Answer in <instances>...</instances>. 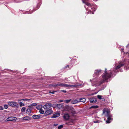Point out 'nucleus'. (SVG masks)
I'll return each instance as SVG.
<instances>
[{"instance_id": "7c9ffc66", "label": "nucleus", "mask_w": 129, "mask_h": 129, "mask_svg": "<svg viewBox=\"0 0 129 129\" xmlns=\"http://www.w3.org/2000/svg\"><path fill=\"white\" fill-rule=\"evenodd\" d=\"M40 107L39 106H38V107H37V109L39 110V112L40 113Z\"/></svg>"}, {"instance_id": "dca6fc26", "label": "nucleus", "mask_w": 129, "mask_h": 129, "mask_svg": "<svg viewBox=\"0 0 129 129\" xmlns=\"http://www.w3.org/2000/svg\"><path fill=\"white\" fill-rule=\"evenodd\" d=\"M63 117L65 119L68 120L69 118V116L68 114H65L64 115Z\"/></svg>"}, {"instance_id": "20e7f679", "label": "nucleus", "mask_w": 129, "mask_h": 129, "mask_svg": "<svg viewBox=\"0 0 129 129\" xmlns=\"http://www.w3.org/2000/svg\"><path fill=\"white\" fill-rule=\"evenodd\" d=\"M103 113L105 114V116L108 117L107 120L106 121L107 123H109L110 122V120H112V119L111 118V115H110V112L105 110L103 111Z\"/></svg>"}, {"instance_id": "5701e85b", "label": "nucleus", "mask_w": 129, "mask_h": 129, "mask_svg": "<svg viewBox=\"0 0 129 129\" xmlns=\"http://www.w3.org/2000/svg\"><path fill=\"white\" fill-rule=\"evenodd\" d=\"M36 105H37V104L36 103H34L33 104H30V105L29 106V107L35 106Z\"/></svg>"}, {"instance_id": "4468645a", "label": "nucleus", "mask_w": 129, "mask_h": 129, "mask_svg": "<svg viewBox=\"0 0 129 129\" xmlns=\"http://www.w3.org/2000/svg\"><path fill=\"white\" fill-rule=\"evenodd\" d=\"M57 107L60 109H62L64 108V106L62 104H58L57 105Z\"/></svg>"}, {"instance_id": "2f4dec72", "label": "nucleus", "mask_w": 129, "mask_h": 129, "mask_svg": "<svg viewBox=\"0 0 129 129\" xmlns=\"http://www.w3.org/2000/svg\"><path fill=\"white\" fill-rule=\"evenodd\" d=\"M4 109L3 107L2 106H0V110H3Z\"/></svg>"}, {"instance_id": "a878e982", "label": "nucleus", "mask_w": 129, "mask_h": 129, "mask_svg": "<svg viewBox=\"0 0 129 129\" xmlns=\"http://www.w3.org/2000/svg\"><path fill=\"white\" fill-rule=\"evenodd\" d=\"M71 99H70L69 100H67L64 101V102L66 103H68L71 101Z\"/></svg>"}, {"instance_id": "9d476101", "label": "nucleus", "mask_w": 129, "mask_h": 129, "mask_svg": "<svg viewBox=\"0 0 129 129\" xmlns=\"http://www.w3.org/2000/svg\"><path fill=\"white\" fill-rule=\"evenodd\" d=\"M53 112V111L51 109H50L46 110L44 114L45 116H47L52 114Z\"/></svg>"}, {"instance_id": "f704fd0d", "label": "nucleus", "mask_w": 129, "mask_h": 129, "mask_svg": "<svg viewBox=\"0 0 129 129\" xmlns=\"http://www.w3.org/2000/svg\"><path fill=\"white\" fill-rule=\"evenodd\" d=\"M101 100L103 101H104L105 100V99L103 98H101Z\"/></svg>"}, {"instance_id": "cd10ccee", "label": "nucleus", "mask_w": 129, "mask_h": 129, "mask_svg": "<svg viewBox=\"0 0 129 129\" xmlns=\"http://www.w3.org/2000/svg\"><path fill=\"white\" fill-rule=\"evenodd\" d=\"M8 106L7 105H5L4 106V107L5 109H7L8 108Z\"/></svg>"}, {"instance_id": "72a5a7b5", "label": "nucleus", "mask_w": 129, "mask_h": 129, "mask_svg": "<svg viewBox=\"0 0 129 129\" xmlns=\"http://www.w3.org/2000/svg\"><path fill=\"white\" fill-rule=\"evenodd\" d=\"M60 91L63 92L65 93H66V91L64 90H61Z\"/></svg>"}, {"instance_id": "4be33fe9", "label": "nucleus", "mask_w": 129, "mask_h": 129, "mask_svg": "<svg viewBox=\"0 0 129 129\" xmlns=\"http://www.w3.org/2000/svg\"><path fill=\"white\" fill-rule=\"evenodd\" d=\"M98 106H92L90 108L91 109L92 108H93L94 109H96L98 108Z\"/></svg>"}, {"instance_id": "a211bd4d", "label": "nucleus", "mask_w": 129, "mask_h": 129, "mask_svg": "<svg viewBox=\"0 0 129 129\" xmlns=\"http://www.w3.org/2000/svg\"><path fill=\"white\" fill-rule=\"evenodd\" d=\"M101 73V70H96L95 72V74L96 75H98Z\"/></svg>"}, {"instance_id": "e433bc0d", "label": "nucleus", "mask_w": 129, "mask_h": 129, "mask_svg": "<svg viewBox=\"0 0 129 129\" xmlns=\"http://www.w3.org/2000/svg\"><path fill=\"white\" fill-rule=\"evenodd\" d=\"M57 125V124H54L53 125L54 126H56V125Z\"/></svg>"}, {"instance_id": "7ed1b4c3", "label": "nucleus", "mask_w": 129, "mask_h": 129, "mask_svg": "<svg viewBox=\"0 0 129 129\" xmlns=\"http://www.w3.org/2000/svg\"><path fill=\"white\" fill-rule=\"evenodd\" d=\"M85 3L88 6L86 7L85 6V7L86 8V10H88L90 11H94L96 9L93 7V6L91 5L89 3L85 2Z\"/></svg>"}, {"instance_id": "9b49d317", "label": "nucleus", "mask_w": 129, "mask_h": 129, "mask_svg": "<svg viewBox=\"0 0 129 129\" xmlns=\"http://www.w3.org/2000/svg\"><path fill=\"white\" fill-rule=\"evenodd\" d=\"M63 85L64 83H60L52 85V86L54 87H57L58 86L63 87Z\"/></svg>"}, {"instance_id": "f3484780", "label": "nucleus", "mask_w": 129, "mask_h": 129, "mask_svg": "<svg viewBox=\"0 0 129 129\" xmlns=\"http://www.w3.org/2000/svg\"><path fill=\"white\" fill-rule=\"evenodd\" d=\"M40 117V115H34L33 116V118L34 119H37L39 118Z\"/></svg>"}, {"instance_id": "bb28decb", "label": "nucleus", "mask_w": 129, "mask_h": 129, "mask_svg": "<svg viewBox=\"0 0 129 129\" xmlns=\"http://www.w3.org/2000/svg\"><path fill=\"white\" fill-rule=\"evenodd\" d=\"M63 126L62 125H61L59 126L58 127V128L59 129H61L63 127Z\"/></svg>"}, {"instance_id": "0eeeda50", "label": "nucleus", "mask_w": 129, "mask_h": 129, "mask_svg": "<svg viewBox=\"0 0 129 129\" xmlns=\"http://www.w3.org/2000/svg\"><path fill=\"white\" fill-rule=\"evenodd\" d=\"M81 85H69L65 84L64 83L63 87H72L74 88V87H76L78 86H80Z\"/></svg>"}, {"instance_id": "c85d7f7f", "label": "nucleus", "mask_w": 129, "mask_h": 129, "mask_svg": "<svg viewBox=\"0 0 129 129\" xmlns=\"http://www.w3.org/2000/svg\"><path fill=\"white\" fill-rule=\"evenodd\" d=\"M56 91H53L52 92L49 91V93H51L52 94H54L55 92H56Z\"/></svg>"}, {"instance_id": "2eb2a0df", "label": "nucleus", "mask_w": 129, "mask_h": 129, "mask_svg": "<svg viewBox=\"0 0 129 129\" xmlns=\"http://www.w3.org/2000/svg\"><path fill=\"white\" fill-rule=\"evenodd\" d=\"M71 103L73 104H75L78 103L79 102V100H78L76 99H74L71 101Z\"/></svg>"}, {"instance_id": "473e14b6", "label": "nucleus", "mask_w": 129, "mask_h": 129, "mask_svg": "<svg viewBox=\"0 0 129 129\" xmlns=\"http://www.w3.org/2000/svg\"><path fill=\"white\" fill-rule=\"evenodd\" d=\"M44 113V111L42 110L41 109V114H43Z\"/></svg>"}, {"instance_id": "ddd939ff", "label": "nucleus", "mask_w": 129, "mask_h": 129, "mask_svg": "<svg viewBox=\"0 0 129 129\" xmlns=\"http://www.w3.org/2000/svg\"><path fill=\"white\" fill-rule=\"evenodd\" d=\"M60 115V113H56L54 114L51 117L52 118H56V117H59Z\"/></svg>"}, {"instance_id": "6ab92c4d", "label": "nucleus", "mask_w": 129, "mask_h": 129, "mask_svg": "<svg viewBox=\"0 0 129 129\" xmlns=\"http://www.w3.org/2000/svg\"><path fill=\"white\" fill-rule=\"evenodd\" d=\"M86 101L85 99L84 98H80L79 99V102H82L83 103H84Z\"/></svg>"}, {"instance_id": "ea45409f", "label": "nucleus", "mask_w": 129, "mask_h": 129, "mask_svg": "<svg viewBox=\"0 0 129 129\" xmlns=\"http://www.w3.org/2000/svg\"><path fill=\"white\" fill-rule=\"evenodd\" d=\"M25 100V99H22V100Z\"/></svg>"}, {"instance_id": "c9c22d12", "label": "nucleus", "mask_w": 129, "mask_h": 129, "mask_svg": "<svg viewBox=\"0 0 129 129\" xmlns=\"http://www.w3.org/2000/svg\"><path fill=\"white\" fill-rule=\"evenodd\" d=\"M59 102H64V101L61 100H59Z\"/></svg>"}, {"instance_id": "f257e3e1", "label": "nucleus", "mask_w": 129, "mask_h": 129, "mask_svg": "<svg viewBox=\"0 0 129 129\" xmlns=\"http://www.w3.org/2000/svg\"><path fill=\"white\" fill-rule=\"evenodd\" d=\"M107 69H105V73L103 74L102 76V79L100 82V85L102 84L106 81H107V80L110 78L111 77L112 72L110 71H109L107 72L106 71Z\"/></svg>"}, {"instance_id": "37998d69", "label": "nucleus", "mask_w": 129, "mask_h": 129, "mask_svg": "<svg viewBox=\"0 0 129 129\" xmlns=\"http://www.w3.org/2000/svg\"><path fill=\"white\" fill-rule=\"evenodd\" d=\"M94 94L93 93H92L91 94V95H93Z\"/></svg>"}, {"instance_id": "f8f14e48", "label": "nucleus", "mask_w": 129, "mask_h": 129, "mask_svg": "<svg viewBox=\"0 0 129 129\" xmlns=\"http://www.w3.org/2000/svg\"><path fill=\"white\" fill-rule=\"evenodd\" d=\"M89 100L90 103H94L96 101V99L95 98H92L89 99Z\"/></svg>"}, {"instance_id": "412c9836", "label": "nucleus", "mask_w": 129, "mask_h": 129, "mask_svg": "<svg viewBox=\"0 0 129 129\" xmlns=\"http://www.w3.org/2000/svg\"><path fill=\"white\" fill-rule=\"evenodd\" d=\"M30 118L28 116H26L25 117H23V120H28Z\"/></svg>"}, {"instance_id": "c03bdc74", "label": "nucleus", "mask_w": 129, "mask_h": 129, "mask_svg": "<svg viewBox=\"0 0 129 129\" xmlns=\"http://www.w3.org/2000/svg\"><path fill=\"white\" fill-rule=\"evenodd\" d=\"M42 108V106L41 108H41Z\"/></svg>"}, {"instance_id": "393cba45", "label": "nucleus", "mask_w": 129, "mask_h": 129, "mask_svg": "<svg viewBox=\"0 0 129 129\" xmlns=\"http://www.w3.org/2000/svg\"><path fill=\"white\" fill-rule=\"evenodd\" d=\"M20 107H22V106H24V104L21 102H20Z\"/></svg>"}, {"instance_id": "423d86ee", "label": "nucleus", "mask_w": 129, "mask_h": 129, "mask_svg": "<svg viewBox=\"0 0 129 129\" xmlns=\"http://www.w3.org/2000/svg\"><path fill=\"white\" fill-rule=\"evenodd\" d=\"M52 106V104L50 103H46L45 105H44L43 106V108L46 109H49Z\"/></svg>"}, {"instance_id": "6e6552de", "label": "nucleus", "mask_w": 129, "mask_h": 129, "mask_svg": "<svg viewBox=\"0 0 129 129\" xmlns=\"http://www.w3.org/2000/svg\"><path fill=\"white\" fill-rule=\"evenodd\" d=\"M16 120V118L13 117H10L8 118L7 120L8 121H15Z\"/></svg>"}, {"instance_id": "f03ea898", "label": "nucleus", "mask_w": 129, "mask_h": 129, "mask_svg": "<svg viewBox=\"0 0 129 129\" xmlns=\"http://www.w3.org/2000/svg\"><path fill=\"white\" fill-rule=\"evenodd\" d=\"M63 111L71 112L73 115L76 114V112L75 109L72 107L68 105L65 106L64 108Z\"/></svg>"}, {"instance_id": "a19ab883", "label": "nucleus", "mask_w": 129, "mask_h": 129, "mask_svg": "<svg viewBox=\"0 0 129 129\" xmlns=\"http://www.w3.org/2000/svg\"><path fill=\"white\" fill-rule=\"evenodd\" d=\"M127 47H129V44H128V45H127Z\"/></svg>"}, {"instance_id": "b1692460", "label": "nucleus", "mask_w": 129, "mask_h": 129, "mask_svg": "<svg viewBox=\"0 0 129 129\" xmlns=\"http://www.w3.org/2000/svg\"><path fill=\"white\" fill-rule=\"evenodd\" d=\"M26 108L25 107H23L21 109V111L22 112H24L25 111Z\"/></svg>"}, {"instance_id": "39448f33", "label": "nucleus", "mask_w": 129, "mask_h": 129, "mask_svg": "<svg viewBox=\"0 0 129 129\" xmlns=\"http://www.w3.org/2000/svg\"><path fill=\"white\" fill-rule=\"evenodd\" d=\"M8 105L11 107L17 108L18 107V105L17 103L16 102L13 101H10L8 103Z\"/></svg>"}, {"instance_id": "1a4fd4ad", "label": "nucleus", "mask_w": 129, "mask_h": 129, "mask_svg": "<svg viewBox=\"0 0 129 129\" xmlns=\"http://www.w3.org/2000/svg\"><path fill=\"white\" fill-rule=\"evenodd\" d=\"M124 65V63L123 62H120L119 63L118 65H116V66H117L115 68V69L116 70L119 69Z\"/></svg>"}, {"instance_id": "4c0bfd02", "label": "nucleus", "mask_w": 129, "mask_h": 129, "mask_svg": "<svg viewBox=\"0 0 129 129\" xmlns=\"http://www.w3.org/2000/svg\"><path fill=\"white\" fill-rule=\"evenodd\" d=\"M98 121H94V122L95 123H97Z\"/></svg>"}, {"instance_id": "79ce46f5", "label": "nucleus", "mask_w": 129, "mask_h": 129, "mask_svg": "<svg viewBox=\"0 0 129 129\" xmlns=\"http://www.w3.org/2000/svg\"><path fill=\"white\" fill-rule=\"evenodd\" d=\"M68 66H68H68H66V67H68Z\"/></svg>"}, {"instance_id": "58836bf2", "label": "nucleus", "mask_w": 129, "mask_h": 129, "mask_svg": "<svg viewBox=\"0 0 129 129\" xmlns=\"http://www.w3.org/2000/svg\"><path fill=\"white\" fill-rule=\"evenodd\" d=\"M73 124V123H70V124H69L70 125H72Z\"/></svg>"}, {"instance_id": "aec40b11", "label": "nucleus", "mask_w": 129, "mask_h": 129, "mask_svg": "<svg viewBox=\"0 0 129 129\" xmlns=\"http://www.w3.org/2000/svg\"><path fill=\"white\" fill-rule=\"evenodd\" d=\"M31 112V109L30 108H28L26 111V113L30 114Z\"/></svg>"}, {"instance_id": "c756f323", "label": "nucleus", "mask_w": 129, "mask_h": 129, "mask_svg": "<svg viewBox=\"0 0 129 129\" xmlns=\"http://www.w3.org/2000/svg\"><path fill=\"white\" fill-rule=\"evenodd\" d=\"M102 96L101 95H98V98L99 99H101L102 98Z\"/></svg>"}]
</instances>
